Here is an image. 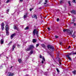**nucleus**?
Here are the masks:
<instances>
[{
  "label": "nucleus",
  "instance_id": "1",
  "mask_svg": "<svg viewBox=\"0 0 76 76\" xmlns=\"http://www.w3.org/2000/svg\"><path fill=\"white\" fill-rule=\"evenodd\" d=\"M47 47L48 50H50L51 51L53 52L54 51V47L51 45H47Z\"/></svg>",
  "mask_w": 76,
  "mask_h": 76
},
{
  "label": "nucleus",
  "instance_id": "2",
  "mask_svg": "<svg viewBox=\"0 0 76 76\" xmlns=\"http://www.w3.org/2000/svg\"><path fill=\"white\" fill-rule=\"evenodd\" d=\"M63 32H66V31L67 32H68V33H69V34L70 35H71L72 34V33L73 32V31L72 30H69L68 29H64L63 30Z\"/></svg>",
  "mask_w": 76,
  "mask_h": 76
},
{
  "label": "nucleus",
  "instance_id": "3",
  "mask_svg": "<svg viewBox=\"0 0 76 76\" xmlns=\"http://www.w3.org/2000/svg\"><path fill=\"white\" fill-rule=\"evenodd\" d=\"M30 47L26 49V51H30V50H32V48H34V46L32 45H30Z\"/></svg>",
  "mask_w": 76,
  "mask_h": 76
},
{
  "label": "nucleus",
  "instance_id": "4",
  "mask_svg": "<svg viewBox=\"0 0 76 76\" xmlns=\"http://www.w3.org/2000/svg\"><path fill=\"white\" fill-rule=\"evenodd\" d=\"M56 58L58 61L59 64L61 65V63L60 62V58L59 57V55H58V56Z\"/></svg>",
  "mask_w": 76,
  "mask_h": 76
},
{
  "label": "nucleus",
  "instance_id": "5",
  "mask_svg": "<svg viewBox=\"0 0 76 76\" xmlns=\"http://www.w3.org/2000/svg\"><path fill=\"white\" fill-rule=\"evenodd\" d=\"M16 34L15 33H14L13 34H12L11 35V39H12L14 37H15L16 36Z\"/></svg>",
  "mask_w": 76,
  "mask_h": 76
},
{
  "label": "nucleus",
  "instance_id": "6",
  "mask_svg": "<svg viewBox=\"0 0 76 76\" xmlns=\"http://www.w3.org/2000/svg\"><path fill=\"white\" fill-rule=\"evenodd\" d=\"M71 12L72 14H74V15H76V11L74 10H72L71 11Z\"/></svg>",
  "mask_w": 76,
  "mask_h": 76
},
{
  "label": "nucleus",
  "instance_id": "7",
  "mask_svg": "<svg viewBox=\"0 0 76 76\" xmlns=\"http://www.w3.org/2000/svg\"><path fill=\"white\" fill-rule=\"evenodd\" d=\"M36 31H37V30L36 29H34V30H33V35H35V34H36Z\"/></svg>",
  "mask_w": 76,
  "mask_h": 76
},
{
  "label": "nucleus",
  "instance_id": "8",
  "mask_svg": "<svg viewBox=\"0 0 76 76\" xmlns=\"http://www.w3.org/2000/svg\"><path fill=\"white\" fill-rule=\"evenodd\" d=\"M16 47V44H15L14 45L12 46V51H14V49L15 48V47Z\"/></svg>",
  "mask_w": 76,
  "mask_h": 76
},
{
  "label": "nucleus",
  "instance_id": "9",
  "mask_svg": "<svg viewBox=\"0 0 76 76\" xmlns=\"http://www.w3.org/2000/svg\"><path fill=\"white\" fill-rule=\"evenodd\" d=\"M32 18H35L36 19H37V15H34L32 16Z\"/></svg>",
  "mask_w": 76,
  "mask_h": 76
},
{
  "label": "nucleus",
  "instance_id": "10",
  "mask_svg": "<svg viewBox=\"0 0 76 76\" xmlns=\"http://www.w3.org/2000/svg\"><path fill=\"white\" fill-rule=\"evenodd\" d=\"M3 43H4V40L3 39H1V44H3Z\"/></svg>",
  "mask_w": 76,
  "mask_h": 76
},
{
  "label": "nucleus",
  "instance_id": "11",
  "mask_svg": "<svg viewBox=\"0 0 76 76\" xmlns=\"http://www.w3.org/2000/svg\"><path fill=\"white\" fill-rule=\"evenodd\" d=\"M14 29L17 30V31H18V27H17V26H14Z\"/></svg>",
  "mask_w": 76,
  "mask_h": 76
},
{
  "label": "nucleus",
  "instance_id": "12",
  "mask_svg": "<svg viewBox=\"0 0 76 76\" xmlns=\"http://www.w3.org/2000/svg\"><path fill=\"white\" fill-rule=\"evenodd\" d=\"M41 45L42 47H43L44 48H46V46H45V45H44V44H42Z\"/></svg>",
  "mask_w": 76,
  "mask_h": 76
},
{
  "label": "nucleus",
  "instance_id": "13",
  "mask_svg": "<svg viewBox=\"0 0 76 76\" xmlns=\"http://www.w3.org/2000/svg\"><path fill=\"white\" fill-rule=\"evenodd\" d=\"M72 73H73L74 75H76V70H74V71H73L72 72Z\"/></svg>",
  "mask_w": 76,
  "mask_h": 76
},
{
  "label": "nucleus",
  "instance_id": "14",
  "mask_svg": "<svg viewBox=\"0 0 76 76\" xmlns=\"http://www.w3.org/2000/svg\"><path fill=\"white\" fill-rule=\"evenodd\" d=\"M33 42L34 43H35V42H37V40L35 39H33Z\"/></svg>",
  "mask_w": 76,
  "mask_h": 76
},
{
  "label": "nucleus",
  "instance_id": "15",
  "mask_svg": "<svg viewBox=\"0 0 76 76\" xmlns=\"http://www.w3.org/2000/svg\"><path fill=\"white\" fill-rule=\"evenodd\" d=\"M45 2L44 4H47V3H48V0H45Z\"/></svg>",
  "mask_w": 76,
  "mask_h": 76
},
{
  "label": "nucleus",
  "instance_id": "16",
  "mask_svg": "<svg viewBox=\"0 0 76 76\" xmlns=\"http://www.w3.org/2000/svg\"><path fill=\"white\" fill-rule=\"evenodd\" d=\"M6 33L7 35H9V33L8 31H6Z\"/></svg>",
  "mask_w": 76,
  "mask_h": 76
},
{
  "label": "nucleus",
  "instance_id": "17",
  "mask_svg": "<svg viewBox=\"0 0 76 76\" xmlns=\"http://www.w3.org/2000/svg\"><path fill=\"white\" fill-rule=\"evenodd\" d=\"M36 35H37V37H38V31H37L36 32Z\"/></svg>",
  "mask_w": 76,
  "mask_h": 76
},
{
  "label": "nucleus",
  "instance_id": "18",
  "mask_svg": "<svg viewBox=\"0 0 76 76\" xmlns=\"http://www.w3.org/2000/svg\"><path fill=\"white\" fill-rule=\"evenodd\" d=\"M8 74H9V76H12V73L11 72H9L8 73Z\"/></svg>",
  "mask_w": 76,
  "mask_h": 76
},
{
  "label": "nucleus",
  "instance_id": "19",
  "mask_svg": "<svg viewBox=\"0 0 76 76\" xmlns=\"http://www.w3.org/2000/svg\"><path fill=\"white\" fill-rule=\"evenodd\" d=\"M18 61L20 63V62H21V61H22V60H21V59H19Z\"/></svg>",
  "mask_w": 76,
  "mask_h": 76
},
{
  "label": "nucleus",
  "instance_id": "20",
  "mask_svg": "<svg viewBox=\"0 0 76 76\" xmlns=\"http://www.w3.org/2000/svg\"><path fill=\"white\" fill-rule=\"evenodd\" d=\"M60 3H61V4H62V3H64L63 0L60 1Z\"/></svg>",
  "mask_w": 76,
  "mask_h": 76
},
{
  "label": "nucleus",
  "instance_id": "21",
  "mask_svg": "<svg viewBox=\"0 0 76 76\" xmlns=\"http://www.w3.org/2000/svg\"><path fill=\"white\" fill-rule=\"evenodd\" d=\"M33 52H34V51L33 50H31L30 51V53L31 54H32V53H33Z\"/></svg>",
  "mask_w": 76,
  "mask_h": 76
},
{
  "label": "nucleus",
  "instance_id": "22",
  "mask_svg": "<svg viewBox=\"0 0 76 76\" xmlns=\"http://www.w3.org/2000/svg\"><path fill=\"white\" fill-rule=\"evenodd\" d=\"M5 30H6V31H9V27L6 28Z\"/></svg>",
  "mask_w": 76,
  "mask_h": 76
},
{
  "label": "nucleus",
  "instance_id": "23",
  "mask_svg": "<svg viewBox=\"0 0 76 76\" xmlns=\"http://www.w3.org/2000/svg\"><path fill=\"white\" fill-rule=\"evenodd\" d=\"M29 29V27H27L24 28V29H25V30H27V29Z\"/></svg>",
  "mask_w": 76,
  "mask_h": 76
},
{
  "label": "nucleus",
  "instance_id": "24",
  "mask_svg": "<svg viewBox=\"0 0 76 76\" xmlns=\"http://www.w3.org/2000/svg\"><path fill=\"white\" fill-rule=\"evenodd\" d=\"M56 70L58 73H59V72H60V71H59V70H58V68H56Z\"/></svg>",
  "mask_w": 76,
  "mask_h": 76
},
{
  "label": "nucleus",
  "instance_id": "25",
  "mask_svg": "<svg viewBox=\"0 0 76 76\" xmlns=\"http://www.w3.org/2000/svg\"><path fill=\"white\" fill-rule=\"evenodd\" d=\"M12 43V41H11L10 42V43L8 44V45H10V44Z\"/></svg>",
  "mask_w": 76,
  "mask_h": 76
},
{
  "label": "nucleus",
  "instance_id": "26",
  "mask_svg": "<svg viewBox=\"0 0 76 76\" xmlns=\"http://www.w3.org/2000/svg\"><path fill=\"white\" fill-rule=\"evenodd\" d=\"M2 26H3V27L4 26V23H2L1 25V27H2Z\"/></svg>",
  "mask_w": 76,
  "mask_h": 76
},
{
  "label": "nucleus",
  "instance_id": "27",
  "mask_svg": "<svg viewBox=\"0 0 76 76\" xmlns=\"http://www.w3.org/2000/svg\"><path fill=\"white\" fill-rule=\"evenodd\" d=\"M72 2L74 3H76V0H73Z\"/></svg>",
  "mask_w": 76,
  "mask_h": 76
},
{
  "label": "nucleus",
  "instance_id": "28",
  "mask_svg": "<svg viewBox=\"0 0 76 76\" xmlns=\"http://www.w3.org/2000/svg\"><path fill=\"white\" fill-rule=\"evenodd\" d=\"M48 74L47 72H45L44 74H45V75L46 76H47V75H48V74Z\"/></svg>",
  "mask_w": 76,
  "mask_h": 76
},
{
  "label": "nucleus",
  "instance_id": "29",
  "mask_svg": "<svg viewBox=\"0 0 76 76\" xmlns=\"http://www.w3.org/2000/svg\"><path fill=\"white\" fill-rule=\"evenodd\" d=\"M42 60L44 61V62L45 61V58H43Z\"/></svg>",
  "mask_w": 76,
  "mask_h": 76
},
{
  "label": "nucleus",
  "instance_id": "30",
  "mask_svg": "<svg viewBox=\"0 0 76 76\" xmlns=\"http://www.w3.org/2000/svg\"><path fill=\"white\" fill-rule=\"evenodd\" d=\"M28 13L26 12V14L25 15H24L25 16H28Z\"/></svg>",
  "mask_w": 76,
  "mask_h": 76
},
{
  "label": "nucleus",
  "instance_id": "31",
  "mask_svg": "<svg viewBox=\"0 0 76 76\" xmlns=\"http://www.w3.org/2000/svg\"><path fill=\"white\" fill-rule=\"evenodd\" d=\"M9 9H8L7 10V13L8 14V12H9Z\"/></svg>",
  "mask_w": 76,
  "mask_h": 76
},
{
  "label": "nucleus",
  "instance_id": "32",
  "mask_svg": "<svg viewBox=\"0 0 76 76\" xmlns=\"http://www.w3.org/2000/svg\"><path fill=\"white\" fill-rule=\"evenodd\" d=\"M23 17H24V19H25L27 17V16H26V15H24L23 16Z\"/></svg>",
  "mask_w": 76,
  "mask_h": 76
},
{
  "label": "nucleus",
  "instance_id": "33",
  "mask_svg": "<svg viewBox=\"0 0 76 76\" xmlns=\"http://www.w3.org/2000/svg\"><path fill=\"white\" fill-rule=\"evenodd\" d=\"M66 57H67V58H69V57H69V55H66Z\"/></svg>",
  "mask_w": 76,
  "mask_h": 76
},
{
  "label": "nucleus",
  "instance_id": "34",
  "mask_svg": "<svg viewBox=\"0 0 76 76\" xmlns=\"http://www.w3.org/2000/svg\"><path fill=\"white\" fill-rule=\"evenodd\" d=\"M72 37L73 38H75V37H76V36L74 34L72 35Z\"/></svg>",
  "mask_w": 76,
  "mask_h": 76
},
{
  "label": "nucleus",
  "instance_id": "35",
  "mask_svg": "<svg viewBox=\"0 0 76 76\" xmlns=\"http://www.w3.org/2000/svg\"><path fill=\"white\" fill-rule=\"evenodd\" d=\"M1 28L2 30H4V27L3 26L1 27Z\"/></svg>",
  "mask_w": 76,
  "mask_h": 76
},
{
  "label": "nucleus",
  "instance_id": "36",
  "mask_svg": "<svg viewBox=\"0 0 76 76\" xmlns=\"http://www.w3.org/2000/svg\"><path fill=\"white\" fill-rule=\"evenodd\" d=\"M68 4H69V6H71V4H70V1H68Z\"/></svg>",
  "mask_w": 76,
  "mask_h": 76
},
{
  "label": "nucleus",
  "instance_id": "37",
  "mask_svg": "<svg viewBox=\"0 0 76 76\" xmlns=\"http://www.w3.org/2000/svg\"><path fill=\"white\" fill-rule=\"evenodd\" d=\"M9 1H10L9 0H7V1H6V3H8L9 2Z\"/></svg>",
  "mask_w": 76,
  "mask_h": 76
},
{
  "label": "nucleus",
  "instance_id": "38",
  "mask_svg": "<svg viewBox=\"0 0 76 76\" xmlns=\"http://www.w3.org/2000/svg\"><path fill=\"white\" fill-rule=\"evenodd\" d=\"M33 9H34L33 8H32L31 9H30V12H31V11H32V10H33Z\"/></svg>",
  "mask_w": 76,
  "mask_h": 76
},
{
  "label": "nucleus",
  "instance_id": "39",
  "mask_svg": "<svg viewBox=\"0 0 76 76\" xmlns=\"http://www.w3.org/2000/svg\"><path fill=\"white\" fill-rule=\"evenodd\" d=\"M68 58L69 60H71V61H72V59H71V58L70 57H69Z\"/></svg>",
  "mask_w": 76,
  "mask_h": 76
},
{
  "label": "nucleus",
  "instance_id": "40",
  "mask_svg": "<svg viewBox=\"0 0 76 76\" xmlns=\"http://www.w3.org/2000/svg\"><path fill=\"white\" fill-rule=\"evenodd\" d=\"M45 61H42V64H43L44 63H45Z\"/></svg>",
  "mask_w": 76,
  "mask_h": 76
},
{
  "label": "nucleus",
  "instance_id": "41",
  "mask_svg": "<svg viewBox=\"0 0 76 76\" xmlns=\"http://www.w3.org/2000/svg\"><path fill=\"white\" fill-rule=\"evenodd\" d=\"M39 45V44H37L36 45V47H38Z\"/></svg>",
  "mask_w": 76,
  "mask_h": 76
},
{
  "label": "nucleus",
  "instance_id": "42",
  "mask_svg": "<svg viewBox=\"0 0 76 76\" xmlns=\"http://www.w3.org/2000/svg\"><path fill=\"white\" fill-rule=\"evenodd\" d=\"M15 74V73H12V76H14Z\"/></svg>",
  "mask_w": 76,
  "mask_h": 76
},
{
  "label": "nucleus",
  "instance_id": "43",
  "mask_svg": "<svg viewBox=\"0 0 76 76\" xmlns=\"http://www.w3.org/2000/svg\"><path fill=\"white\" fill-rule=\"evenodd\" d=\"M55 38H58V36H55Z\"/></svg>",
  "mask_w": 76,
  "mask_h": 76
},
{
  "label": "nucleus",
  "instance_id": "44",
  "mask_svg": "<svg viewBox=\"0 0 76 76\" xmlns=\"http://www.w3.org/2000/svg\"><path fill=\"white\" fill-rule=\"evenodd\" d=\"M17 46L18 47V48H20V45H17Z\"/></svg>",
  "mask_w": 76,
  "mask_h": 76
},
{
  "label": "nucleus",
  "instance_id": "45",
  "mask_svg": "<svg viewBox=\"0 0 76 76\" xmlns=\"http://www.w3.org/2000/svg\"><path fill=\"white\" fill-rule=\"evenodd\" d=\"M59 44H60V45H61V44H62V42H60L59 43Z\"/></svg>",
  "mask_w": 76,
  "mask_h": 76
},
{
  "label": "nucleus",
  "instance_id": "46",
  "mask_svg": "<svg viewBox=\"0 0 76 76\" xmlns=\"http://www.w3.org/2000/svg\"><path fill=\"white\" fill-rule=\"evenodd\" d=\"M40 58H42V56L41 55H40Z\"/></svg>",
  "mask_w": 76,
  "mask_h": 76
},
{
  "label": "nucleus",
  "instance_id": "47",
  "mask_svg": "<svg viewBox=\"0 0 76 76\" xmlns=\"http://www.w3.org/2000/svg\"><path fill=\"white\" fill-rule=\"evenodd\" d=\"M57 22H58L59 21V19L58 18L57 19Z\"/></svg>",
  "mask_w": 76,
  "mask_h": 76
},
{
  "label": "nucleus",
  "instance_id": "48",
  "mask_svg": "<svg viewBox=\"0 0 76 76\" xmlns=\"http://www.w3.org/2000/svg\"><path fill=\"white\" fill-rule=\"evenodd\" d=\"M9 27L8 26V25H6V28H8Z\"/></svg>",
  "mask_w": 76,
  "mask_h": 76
},
{
  "label": "nucleus",
  "instance_id": "49",
  "mask_svg": "<svg viewBox=\"0 0 76 76\" xmlns=\"http://www.w3.org/2000/svg\"><path fill=\"white\" fill-rule=\"evenodd\" d=\"M70 47H71V46H69L68 48V49H69V48H70Z\"/></svg>",
  "mask_w": 76,
  "mask_h": 76
},
{
  "label": "nucleus",
  "instance_id": "50",
  "mask_svg": "<svg viewBox=\"0 0 76 76\" xmlns=\"http://www.w3.org/2000/svg\"><path fill=\"white\" fill-rule=\"evenodd\" d=\"M48 29L49 31H50V28L49 27L48 28Z\"/></svg>",
  "mask_w": 76,
  "mask_h": 76
},
{
  "label": "nucleus",
  "instance_id": "51",
  "mask_svg": "<svg viewBox=\"0 0 76 76\" xmlns=\"http://www.w3.org/2000/svg\"><path fill=\"white\" fill-rule=\"evenodd\" d=\"M69 55H71L72 54V53H69Z\"/></svg>",
  "mask_w": 76,
  "mask_h": 76
},
{
  "label": "nucleus",
  "instance_id": "52",
  "mask_svg": "<svg viewBox=\"0 0 76 76\" xmlns=\"http://www.w3.org/2000/svg\"><path fill=\"white\" fill-rule=\"evenodd\" d=\"M74 26H76V24H75V23H74Z\"/></svg>",
  "mask_w": 76,
  "mask_h": 76
},
{
  "label": "nucleus",
  "instance_id": "53",
  "mask_svg": "<svg viewBox=\"0 0 76 76\" xmlns=\"http://www.w3.org/2000/svg\"><path fill=\"white\" fill-rule=\"evenodd\" d=\"M73 54H76V52L75 53H74Z\"/></svg>",
  "mask_w": 76,
  "mask_h": 76
},
{
  "label": "nucleus",
  "instance_id": "54",
  "mask_svg": "<svg viewBox=\"0 0 76 76\" xmlns=\"http://www.w3.org/2000/svg\"><path fill=\"white\" fill-rule=\"evenodd\" d=\"M23 1V0H20V1Z\"/></svg>",
  "mask_w": 76,
  "mask_h": 76
},
{
  "label": "nucleus",
  "instance_id": "55",
  "mask_svg": "<svg viewBox=\"0 0 76 76\" xmlns=\"http://www.w3.org/2000/svg\"><path fill=\"white\" fill-rule=\"evenodd\" d=\"M26 76H29V75H26Z\"/></svg>",
  "mask_w": 76,
  "mask_h": 76
},
{
  "label": "nucleus",
  "instance_id": "56",
  "mask_svg": "<svg viewBox=\"0 0 76 76\" xmlns=\"http://www.w3.org/2000/svg\"><path fill=\"white\" fill-rule=\"evenodd\" d=\"M39 72H42V71H41V70H40L39 71Z\"/></svg>",
  "mask_w": 76,
  "mask_h": 76
},
{
  "label": "nucleus",
  "instance_id": "57",
  "mask_svg": "<svg viewBox=\"0 0 76 76\" xmlns=\"http://www.w3.org/2000/svg\"><path fill=\"white\" fill-rule=\"evenodd\" d=\"M9 1H12V0H9Z\"/></svg>",
  "mask_w": 76,
  "mask_h": 76
},
{
  "label": "nucleus",
  "instance_id": "58",
  "mask_svg": "<svg viewBox=\"0 0 76 76\" xmlns=\"http://www.w3.org/2000/svg\"><path fill=\"white\" fill-rule=\"evenodd\" d=\"M41 1H40V2L39 3V4H40V3H41Z\"/></svg>",
  "mask_w": 76,
  "mask_h": 76
},
{
  "label": "nucleus",
  "instance_id": "59",
  "mask_svg": "<svg viewBox=\"0 0 76 76\" xmlns=\"http://www.w3.org/2000/svg\"><path fill=\"white\" fill-rule=\"evenodd\" d=\"M12 67H13V66H11V68L12 69Z\"/></svg>",
  "mask_w": 76,
  "mask_h": 76
},
{
  "label": "nucleus",
  "instance_id": "60",
  "mask_svg": "<svg viewBox=\"0 0 76 76\" xmlns=\"http://www.w3.org/2000/svg\"><path fill=\"white\" fill-rule=\"evenodd\" d=\"M1 67H2V66H0V68H1Z\"/></svg>",
  "mask_w": 76,
  "mask_h": 76
},
{
  "label": "nucleus",
  "instance_id": "61",
  "mask_svg": "<svg viewBox=\"0 0 76 76\" xmlns=\"http://www.w3.org/2000/svg\"><path fill=\"white\" fill-rule=\"evenodd\" d=\"M40 16H42V15H40Z\"/></svg>",
  "mask_w": 76,
  "mask_h": 76
},
{
  "label": "nucleus",
  "instance_id": "62",
  "mask_svg": "<svg viewBox=\"0 0 76 76\" xmlns=\"http://www.w3.org/2000/svg\"><path fill=\"white\" fill-rule=\"evenodd\" d=\"M7 58H8V57H7Z\"/></svg>",
  "mask_w": 76,
  "mask_h": 76
},
{
  "label": "nucleus",
  "instance_id": "63",
  "mask_svg": "<svg viewBox=\"0 0 76 76\" xmlns=\"http://www.w3.org/2000/svg\"><path fill=\"white\" fill-rule=\"evenodd\" d=\"M1 55H0V56H1Z\"/></svg>",
  "mask_w": 76,
  "mask_h": 76
},
{
  "label": "nucleus",
  "instance_id": "64",
  "mask_svg": "<svg viewBox=\"0 0 76 76\" xmlns=\"http://www.w3.org/2000/svg\"><path fill=\"white\" fill-rule=\"evenodd\" d=\"M0 4H1V3H0Z\"/></svg>",
  "mask_w": 76,
  "mask_h": 76
}]
</instances>
